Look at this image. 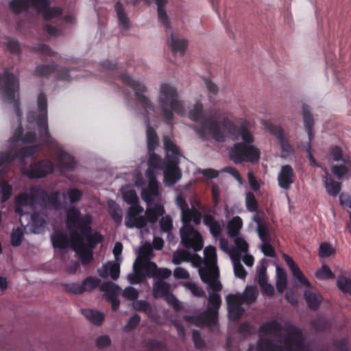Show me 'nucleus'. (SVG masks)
I'll return each mask as SVG.
<instances>
[{
    "mask_svg": "<svg viewBox=\"0 0 351 351\" xmlns=\"http://www.w3.org/2000/svg\"><path fill=\"white\" fill-rule=\"evenodd\" d=\"M163 142L166 151L165 165L162 169L164 179L167 185L173 186L182 177V173L178 166L181 153L178 147L167 136L164 137Z\"/></svg>",
    "mask_w": 351,
    "mask_h": 351,
    "instance_id": "obj_8",
    "label": "nucleus"
},
{
    "mask_svg": "<svg viewBox=\"0 0 351 351\" xmlns=\"http://www.w3.org/2000/svg\"><path fill=\"white\" fill-rule=\"evenodd\" d=\"M226 300L228 304V316L230 319L238 320L244 312L241 305L240 298L232 294H228Z\"/></svg>",
    "mask_w": 351,
    "mask_h": 351,
    "instance_id": "obj_19",
    "label": "nucleus"
},
{
    "mask_svg": "<svg viewBox=\"0 0 351 351\" xmlns=\"http://www.w3.org/2000/svg\"><path fill=\"white\" fill-rule=\"evenodd\" d=\"M128 278L131 284L140 283L145 279L142 267L138 264V260L134 261L133 264V273L129 274Z\"/></svg>",
    "mask_w": 351,
    "mask_h": 351,
    "instance_id": "obj_38",
    "label": "nucleus"
},
{
    "mask_svg": "<svg viewBox=\"0 0 351 351\" xmlns=\"http://www.w3.org/2000/svg\"><path fill=\"white\" fill-rule=\"evenodd\" d=\"M158 104L162 119L167 123H170L173 119V112L180 115L185 112L184 102L180 98L178 89L171 84H161L158 93Z\"/></svg>",
    "mask_w": 351,
    "mask_h": 351,
    "instance_id": "obj_5",
    "label": "nucleus"
},
{
    "mask_svg": "<svg viewBox=\"0 0 351 351\" xmlns=\"http://www.w3.org/2000/svg\"><path fill=\"white\" fill-rule=\"evenodd\" d=\"M295 173L293 168L289 165H283L278 176V185L280 188L287 190L294 182Z\"/></svg>",
    "mask_w": 351,
    "mask_h": 351,
    "instance_id": "obj_20",
    "label": "nucleus"
},
{
    "mask_svg": "<svg viewBox=\"0 0 351 351\" xmlns=\"http://www.w3.org/2000/svg\"><path fill=\"white\" fill-rule=\"evenodd\" d=\"M100 282V279L91 276L86 278L82 282L84 292L93 290L99 285Z\"/></svg>",
    "mask_w": 351,
    "mask_h": 351,
    "instance_id": "obj_52",
    "label": "nucleus"
},
{
    "mask_svg": "<svg viewBox=\"0 0 351 351\" xmlns=\"http://www.w3.org/2000/svg\"><path fill=\"white\" fill-rule=\"evenodd\" d=\"M315 276L319 280H327L334 278V274L330 267L327 265H323L321 269L317 271Z\"/></svg>",
    "mask_w": 351,
    "mask_h": 351,
    "instance_id": "obj_55",
    "label": "nucleus"
},
{
    "mask_svg": "<svg viewBox=\"0 0 351 351\" xmlns=\"http://www.w3.org/2000/svg\"><path fill=\"white\" fill-rule=\"evenodd\" d=\"M169 45L173 54H179L180 56H182L185 54L188 47V42L184 38H181L172 33L171 34Z\"/></svg>",
    "mask_w": 351,
    "mask_h": 351,
    "instance_id": "obj_27",
    "label": "nucleus"
},
{
    "mask_svg": "<svg viewBox=\"0 0 351 351\" xmlns=\"http://www.w3.org/2000/svg\"><path fill=\"white\" fill-rule=\"evenodd\" d=\"M204 224L209 228L210 232L217 238L220 236L222 230V225L219 221H203Z\"/></svg>",
    "mask_w": 351,
    "mask_h": 351,
    "instance_id": "obj_47",
    "label": "nucleus"
},
{
    "mask_svg": "<svg viewBox=\"0 0 351 351\" xmlns=\"http://www.w3.org/2000/svg\"><path fill=\"white\" fill-rule=\"evenodd\" d=\"M324 186L327 193L332 197H336L341 189V183L335 180L330 176L326 173Z\"/></svg>",
    "mask_w": 351,
    "mask_h": 351,
    "instance_id": "obj_30",
    "label": "nucleus"
},
{
    "mask_svg": "<svg viewBox=\"0 0 351 351\" xmlns=\"http://www.w3.org/2000/svg\"><path fill=\"white\" fill-rule=\"evenodd\" d=\"M328 153L334 161L341 162L343 160L350 159L348 157H343L342 149L337 145L330 147Z\"/></svg>",
    "mask_w": 351,
    "mask_h": 351,
    "instance_id": "obj_54",
    "label": "nucleus"
},
{
    "mask_svg": "<svg viewBox=\"0 0 351 351\" xmlns=\"http://www.w3.org/2000/svg\"><path fill=\"white\" fill-rule=\"evenodd\" d=\"M15 212L20 215L27 214L25 208H34L36 206L41 208L59 210L62 208L61 193L59 191L48 193L40 186H34L29 193H21L14 199Z\"/></svg>",
    "mask_w": 351,
    "mask_h": 351,
    "instance_id": "obj_4",
    "label": "nucleus"
},
{
    "mask_svg": "<svg viewBox=\"0 0 351 351\" xmlns=\"http://www.w3.org/2000/svg\"><path fill=\"white\" fill-rule=\"evenodd\" d=\"M153 256V252L149 246H144L141 247L139 256L136 259L138 260V264L143 267V261H149Z\"/></svg>",
    "mask_w": 351,
    "mask_h": 351,
    "instance_id": "obj_49",
    "label": "nucleus"
},
{
    "mask_svg": "<svg viewBox=\"0 0 351 351\" xmlns=\"http://www.w3.org/2000/svg\"><path fill=\"white\" fill-rule=\"evenodd\" d=\"M141 196L146 203L160 201L158 184H148L147 186L143 189Z\"/></svg>",
    "mask_w": 351,
    "mask_h": 351,
    "instance_id": "obj_25",
    "label": "nucleus"
},
{
    "mask_svg": "<svg viewBox=\"0 0 351 351\" xmlns=\"http://www.w3.org/2000/svg\"><path fill=\"white\" fill-rule=\"evenodd\" d=\"M58 65L52 62L49 64L38 65L34 71V75L37 77H47L57 70Z\"/></svg>",
    "mask_w": 351,
    "mask_h": 351,
    "instance_id": "obj_36",
    "label": "nucleus"
},
{
    "mask_svg": "<svg viewBox=\"0 0 351 351\" xmlns=\"http://www.w3.org/2000/svg\"><path fill=\"white\" fill-rule=\"evenodd\" d=\"M51 224L54 227V233L51 235V241L54 248L65 249L69 246V239L66 233L56 228L60 221H53ZM62 222V221H60Z\"/></svg>",
    "mask_w": 351,
    "mask_h": 351,
    "instance_id": "obj_22",
    "label": "nucleus"
},
{
    "mask_svg": "<svg viewBox=\"0 0 351 351\" xmlns=\"http://www.w3.org/2000/svg\"><path fill=\"white\" fill-rule=\"evenodd\" d=\"M32 5V0H12L9 3V8L16 14L27 12Z\"/></svg>",
    "mask_w": 351,
    "mask_h": 351,
    "instance_id": "obj_31",
    "label": "nucleus"
},
{
    "mask_svg": "<svg viewBox=\"0 0 351 351\" xmlns=\"http://www.w3.org/2000/svg\"><path fill=\"white\" fill-rule=\"evenodd\" d=\"M189 118L200 124V128L196 132L201 136H204L208 131L212 138L218 142H223L225 136L221 130L218 121L208 118L204 113L203 106L201 103H196L193 109L189 112Z\"/></svg>",
    "mask_w": 351,
    "mask_h": 351,
    "instance_id": "obj_9",
    "label": "nucleus"
},
{
    "mask_svg": "<svg viewBox=\"0 0 351 351\" xmlns=\"http://www.w3.org/2000/svg\"><path fill=\"white\" fill-rule=\"evenodd\" d=\"M271 241L262 242L260 248L265 256L269 257H274L276 256V252L271 244Z\"/></svg>",
    "mask_w": 351,
    "mask_h": 351,
    "instance_id": "obj_60",
    "label": "nucleus"
},
{
    "mask_svg": "<svg viewBox=\"0 0 351 351\" xmlns=\"http://www.w3.org/2000/svg\"><path fill=\"white\" fill-rule=\"evenodd\" d=\"M183 285L195 297L204 298L206 296V293L204 289L195 282L190 281L184 282Z\"/></svg>",
    "mask_w": 351,
    "mask_h": 351,
    "instance_id": "obj_45",
    "label": "nucleus"
},
{
    "mask_svg": "<svg viewBox=\"0 0 351 351\" xmlns=\"http://www.w3.org/2000/svg\"><path fill=\"white\" fill-rule=\"evenodd\" d=\"M114 10L117 12L119 25L123 29H128L130 27V20L123 4L120 1H117L115 3Z\"/></svg>",
    "mask_w": 351,
    "mask_h": 351,
    "instance_id": "obj_29",
    "label": "nucleus"
},
{
    "mask_svg": "<svg viewBox=\"0 0 351 351\" xmlns=\"http://www.w3.org/2000/svg\"><path fill=\"white\" fill-rule=\"evenodd\" d=\"M70 231L71 247L75 251L83 265L93 260V249L102 241V235L93 232L90 221H64Z\"/></svg>",
    "mask_w": 351,
    "mask_h": 351,
    "instance_id": "obj_3",
    "label": "nucleus"
},
{
    "mask_svg": "<svg viewBox=\"0 0 351 351\" xmlns=\"http://www.w3.org/2000/svg\"><path fill=\"white\" fill-rule=\"evenodd\" d=\"M149 158L148 160L149 168L154 169H163L165 165V160H162L161 157L156 154L154 151L148 152Z\"/></svg>",
    "mask_w": 351,
    "mask_h": 351,
    "instance_id": "obj_44",
    "label": "nucleus"
},
{
    "mask_svg": "<svg viewBox=\"0 0 351 351\" xmlns=\"http://www.w3.org/2000/svg\"><path fill=\"white\" fill-rule=\"evenodd\" d=\"M134 309L141 311L150 316L152 313V308L150 304L146 300H135L132 302Z\"/></svg>",
    "mask_w": 351,
    "mask_h": 351,
    "instance_id": "obj_46",
    "label": "nucleus"
},
{
    "mask_svg": "<svg viewBox=\"0 0 351 351\" xmlns=\"http://www.w3.org/2000/svg\"><path fill=\"white\" fill-rule=\"evenodd\" d=\"M339 202L348 213H350V219H351V197L349 194L342 193L339 195Z\"/></svg>",
    "mask_w": 351,
    "mask_h": 351,
    "instance_id": "obj_58",
    "label": "nucleus"
},
{
    "mask_svg": "<svg viewBox=\"0 0 351 351\" xmlns=\"http://www.w3.org/2000/svg\"><path fill=\"white\" fill-rule=\"evenodd\" d=\"M53 171V165L49 160H41L31 164L27 169H23V174L30 179L45 178Z\"/></svg>",
    "mask_w": 351,
    "mask_h": 351,
    "instance_id": "obj_14",
    "label": "nucleus"
},
{
    "mask_svg": "<svg viewBox=\"0 0 351 351\" xmlns=\"http://www.w3.org/2000/svg\"><path fill=\"white\" fill-rule=\"evenodd\" d=\"M122 295L127 300L134 302L138 298L139 293L133 287H128L123 291Z\"/></svg>",
    "mask_w": 351,
    "mask_h": 351,
    "instance_id": "obj_61",
    "label": "nucleus"
},
{
    "mask_svg": "<svg viewBox=\"0 0 351 351\" xmlns=\"http://www.w3.org/2000/svg\"><path fill=\"white\" fill-rule=\"evenodd\" d=\"M108 207L112 219H122L121 210L115 202H108Z\"/></svg>",
    "mask_w": 351,
    "mask_h": 351,
    "instance_id": "obj_56",
    "label": "nucleus"
},
{
    "mask_svg": "<svg viewBox=\"0 0 351 351\" xmlns=\"http://www.w3.org/2000/svg\"><path fill=\"white\" fill-rule=\"evenodd\" d=\"M38 151V145L25 146L17 150L10 149L0 153V167L12 162L15 159L31 157Z\"/></svg>",
    "mask_w": 351,
    "mask_h": 351,
    "instance_id": "obj_16",
    "label": "nucleus"
},
{
    "mask_svg": "<svg viewBox=\"0 0 351 351\" xmlns=\"http://www.w3.org/2000/svg\"><path fill=\"white\" fill-rule=\"evenodd\" d=\"M235 246L230 252V257L234 266V275L241 279H245L247 271L241 263V258L243 254L247 252L248 244L241 237H236L234 239Z\"/></svg>",
    "mask_w": 351,
    "mask_h": 351,
    "instance_id": "obj_12",
    "label": "nucleus"
},
{
    "mask_svg": "<svg viewBox=\"0 0 351 351\" xmlns=\"http://www.w3.org/2000/svg\"><path fill=\"white\" fill-rule=\"evenodd\" d=\"M204 258L202 260L200 256L196 255L197 261L194 263L198 267V271L202 280L207 285L208 291V306L204 313L198 316H184L187 322L195 324L210 328H214L217 323L218 311L221 304V299L219 293L222 289V285L219 281V271L217 265L216 248L209 245L204 250Z\"/></svg>",
    "mask_w": 351,
    "mask_h": 351,
    "instance_id": "obj_1",
    "label": "nucleus"
},
{
    "mask_svg": "<svg viewBox=\"0 0 351 351\" xmlns=\"http://www.w3.org/2000/svg\"><path fill=\"white\" fill-rule=\"evenodd\" d=\"M313 327L317 330H322L329 327V322L323 317H317L312 320Z\"/></svg>",
    "mask_w": 351,
    "mask_h": 351,
    "instance_id": "obj_62",
    "label": "nucleus"
},
{
    "mask_svg": "<svg viewBox=\"0 0 351 351\" xmlns=\"http://www.w3.org/2000/svg\"><path fill=\"white\" fill-rule=\"evenodd\" d=\"M0 86L3 99L8 103H13L16 114L19 117H21L19 99L15 98V93L19 90V81L17 77L8 69H5L3 74L0 73Z\"/></svg>",
    "mask_w": 351,
    "mask_h": 351,
    "instance_id": "obj_10",
    "label": "nucleus"
},
{
    "mask_svg": "<svg viewBox=\"0 0 351 351\" xmlns=\"http://www.w3.org/2000/svg\"><path fill=\"white\" fill-rule=\"evenodd\" d=\"M276 288L278 292L282 293L287 287V274L284 269L276 267Z\"/></svg>",
    "mask_w": 351,
    "mask_h": 351,
    "instance_id": "obj_43",
    "label": "nucleus"
},
{
    "mask_svg": "<svg viewBox=\"0 0 351 351\" xmlns=\"http://www.w3.org/2000/svg\"><path fill=\"white\" fill-rule=\"evenodd\" d=\"M102 69L108 73H113L114 77H118L123 84L132 88L137 102L147 112H154L155 108L150 99L144 95L147 91L146 86L138 81H136L132 77L124 73L120 74L118 72V65L117 63H112L110 60H105L101 63Z\"/></svg>",
    "mask_w": 351,
    "mask_h": 351,
    "instance_id": "obj_6",
    "label": "nucleus"
},
{
    "mask_svg": "<svg viewBox=\"0 0 351 351\" xmlns=\"http://www.w3.org/2000/svg\"><path fill=\"white\" fill-rule=\"evenodd\" d=\"M147 144L148 152L154 151L158 145V137L155 130L149 125V119L147 120Z\"/></svg>",
    "mask_w": 351,
    "mask_h": 351,
    "instance_id": "obj_33",
    "label": "nucleus"
},
{
    "mask_svg": "<svg viewBox=\"0 0 351 351\" xmlns=\"http://www.w3.org/2000/svg\"><path fill=\"white\" fill-rule=\"evenodd\" d=\"M176 204L181 210V219H202V213L193 206L190 208L182 195L176 197Z\"/></svg>",
    "mask_w": 351,
    "mask_h": 351,
    "instance_id": "obj_18",
    "label": "nucleus"
},
{
    "mask_svg": "<svg viewBox=\"0 0 351 351\" xmlns=\"http://www.w3.org/2000/svg\"><path fill=\"white\" fill-rule=\"evenodd\" d=\"M302 117L305 129L308 133V140L311 141L314 137L313 129L314 127V119L308 105H302Z\"/></svg>",
    "mask_w": 351,
    "mask_h": 351,
    "instance_id": "obj_28",
    "label": "nucleus"
},
{
    "mask_svg": "<svg viewBox=\"0 0 351 351\" xmlns=\"http://www.w3.org/2000/svg\"><path fill=\"white\" fill-rule=\"evenodd\" d=\"M147 351H165V346L162 342L154 339H150L147 342Z\"/></svg>",
    "mask_w": 351,
    "mask_h": 351,
    "instance_id": "obj_64",
    "label": "nucleus"
},
{
    "mask_svg": "<svg viewBox=\"0 0 351 351\" xmlns=\"http://www.w3.org/2000/svg\"><path fill=\"white\" fill-rule=\"evenodd\" d=\"M267 129L271 134L274 135L278 138V140L285 136L284 130L280 125L269 123L267 125Z\"/></svg>",
    "mask_w": 351,
    "mask_h": 351,
    "instance_id": "obj_63",
    "label": "nucleus"
},
{
    "mask_svg": "<svg viewBox=\"0 0 351 351\" xmlns=\"http://www.w3.org/2000/svg\"><path fill=\"white\" fill-rule=\"evenodd\" d=\"M153 292L155 298H162L170 293V285L163 280H157L153 285Z\"/></svg>",
    "mask_w": 351,
    "mask_h": 351,
    "instance_id": "obj_34",
    "label": "nucleus"
},
{
    "mask_svg": "<svg viewBox=\"0 0 351 351\" xmlns=\"http://www.w3.org/2000/svg\"><path fill=\"white\" fill-rule=\"evenodd\" d=\"M304 299L308 306L313 310L317 309L320 305L322 297L316 295L309 290H305L304 293Z\"/></svg>",
    "mask_w": 351,
    "mask_h": 351,
    "instance_id": "obj_42",
    "label": "nucleus"
},
{
    "mask_svg": "<svg viewBox=\"0 0 351 351\" xmlns=\"http://www.w3.org/2000/svg\"><path fill=\"white\" fill-rule=\"evenodd\" d=\"M23 239V229L16 228L12 230L10 236L11 245L14 247L19 246Z\"/></svg>",
    "mask_w": 351,
    "mask_h": 351,
    "instance_id": "obj_50",
    "label": "nucleus"
},
{
    "mask_svg": "<svg viewBox=\"0 0 351 351\" xmlns=\"http://www.w3.org/2000/svg\"><path fill=\"white\" fill-rule=\"evenodd\" d=\"M260 157L261 152L254 145L236 143L229 150V158L235 164L255 163L258 162Z\"/></svg>",
    "mask_w": 351,
    "mask_h": 351,
    "instance_id": "obj_11",
    "label": "nucleus"
},
{
    "mask_svg": "<svg viewBox=\"0 0 351 351\" xmlns=\"http://www.w3.org/2000/svg\"><path fill=\"white\" fill-rule=\"evenodd\" d=\"M100 290L104 292L107 299L117 297L121 289L116 284L111 282H105L100 286Z\"/></svg>",
    "mask_w": 351,
    "mask_h": 351,
    "instance_id": "obj_39",
    "label": "nucleus"
},
{
    "mask_svg": "<svg viewBox=\"0 0 351 351\" xmlns=\"http://www.w3.org/2000/svg\"><path fill=\"white\" fill-rule=\"evenodd\" d=\"M165 208L161 201L147 203L146 219H171L169 216H163Z\"/></svg>",
    "mask_w": 351,
    "mask_h": 351,
    "instance_id": "obj_21",
    "label": "nucleus"
},
{
    "mask_svg": "<svg viewBox=\"0 0 351 351\" xmlns=\"http://www.w3.org/2000/svg\"><path fill=\"white\" fill-rule=\"evenodd\" d=\"M257 222V234L262 242L271 241V228L265 223V221H256Z\"/></svg>",
    "mask_w": 351,
    "mask_h": 351,
    "instance_id": "obj_41",
    "label": "nucleus"
},
{
    "mask_svg": "<svg viewBox=\"0 0 351 351\" xmlns=\"http://www.w3.org/2000/svg\"><path fill=\"white\" fill-rule=\"evenodd\" d=\"M82 313L91 323L100 325L104 320V315L103 313L96 310L86 308L82 310Z\"/></svg>",
    "mask_w": 351,
    "mask_h": 351,
    "instance_id": "obj_35",
    "label": "nucleus"
},
{
    "mask_svg": "<svg viewBox=\"0 0 351 351\" xmlns=\"http://www.w3.org/2000/svg\"><path fill=\"white\" fill-rule=\"evenodd\" d=\"M259 336L257 345L250 346L247 351H313L302 330L289 322L265 323L259 328Z\"/></svg>",
    "mask_w": 351,
    "mask_h": 351,
    "instance_id": "obj_2",
    "label": "nucleus"
},
{
    "mask_svg": "<svg viewBox=\"0 0 351 351\" xmlns=\"http://www.w3.org/2000/svg\"><path fill=\"white\" fill-rule=\"evenodd\" d=\"M338 288L344 293L351 295V279L345 276H339L337 280Z\"/></svg>",
    "mask_w": 351,
    "mask_h": 351,
    "instance_id": "obj_48",
    "label": "nucleus"
},
{
    "mask_svg": "<svg viewBox=\"0 0 351 351\" xmlns=\"http://www.w3.org/2000/svg\"><path fill=\"white\" fill-rule=\"evenodd\" d=\"M258 295V290L255 286H247L243 291L240 300L250 304L254 302Z\"/></svg>",
    "mask_w": 351,
    "mask_h": 351,
    "instance_id": "obj_40",
    "label": "nucleus"
},
{
    "mask_svg": "<svg viewBox=\"0 0 351 351\" xmlns=\"http://www.w3.org/2000/svg\"><path fill=\"white\" fill-rule=\"evenodd\" d=\"M0 189L1 193V202H5L8 201L12 195V188L8 182L2 180L0 184Z\"/></svg>",
    "mask_w": 351,
    "mask_h": 351,
    "instance_id": "obj_53",
    "label": "nucleus"
},
{
    "mask_svg": "<svg viewBox=\"0 0 351 351\" xmlns=\"http://www.w3.org/2000/svg\"><path fill=\"white\" fill-rule=\"evenodd\" d=\"M66 219H92V218L90 215L80 218V211L77 208L72 206L67 210Z\"/></svg>",
    "mask_w": 351,
    "mask_h": 351,
    "instance_id": "obj_57",
    "label": "nucleus"
},
{
    "mask_svg": "<svg viewBox=\"0 0 351 351\" xmlns=\"http://www.w3.org/2000/svg\"><path fill=\"white\" fill-rule=\"evenodd\" d=\"M183 227L180 229L181 241L187 249H192L194 252L200 251L203 247L202 235L193 227L188 224L191 221H182Z\"/></svg>",
    "mask_w": 351,
    "mask_h": 351,
    "instance_id": "obj_13",
    "label": "nucleus"
},
{
    "mask_svg": "<svg viewBox=\"0 0 351 351\" xmlns=\"http://www.w3.org/2000/svg\"><path fill=\"white\" fill-rule=\"evenodd\" d=\"M242 227V221H228L227 225L228 234L230 237H235L238 235Z\"/></svg>",
    "mask_w": 351,
    "mask_h": 351,
    "instance_id": "obj_51",
    "label": "nucleus"
},
{
    "mask_svg": "<svg viewBox=\"0 0 351 351\" xmlns=\"http://www.w3.org/2000/svg\"><path fill=\"white\" fill-rule=\"evenodd\" d=\"M57 159L60 168L67 171H73L75 170L76 161L74 158L61 148H58Z\"/></svg>",
    "mask_w": 351,
    "mask_h": 351,
    "instance_id": "obj_23",
    "label": "nucleus"
},
{
    "mask_svg": "<svg viewBox=\"0 0 351 351\" xmlns=\"http://www.w3.org/2000/svg\"><path fill=\"white\" fill-rule=\"evenodd\" d=\"M46 221H29L27 226L29 227L31 232L38 234L43 232Z\"/></svg>",
    "mask_w": 351,
    "mask_h": 351,
    "instance_id": "obj_59",
    "label": "nucleus"
},
{
    "mask_svg": "<svg viewBox=\"0 0 351 351\" xmlns=\"http://www.w3.org/2000/svg\"><path fill=\"white\" fill-rule=\"evenodd\" d=\"M224 125L226 127L228 132L233 141H238L241 138L242 142H239V143L253 145L254 142V137L249 130L245 123L238 126L230 121H226L224 122Z\"/></svg>",
    "mask_w": 351,
    "mask_h": 351,
    "instance_id": "obj_15",
    "label": "nucleus"
},
{
    "mask_svg": "<svg viewBox=\"0 0 351 351\" xmlns=\"http://www.w3.org/2000/svg\"><path fill=\"white\" fill-rule=\"evenodd\" d=\"M351 168V160L346 159L341 161V165H335L331 167V171L339 179H342Z\"/></svg>",
    "mask_w": 351,
    "mask_h": 351,
    "instance_id": "obj_32",
    "label": "nucleus"
},
{
    "mask_svg": "<svg viewBox=\"0 0 351 351\" xmlns=\"http://www.w3.org/2000/svg\"><path fill=\"white\" fill-rule=\"evenodd\" d=\"M38 114L35 111H30L27 116L29 123H36L38 127L40 138L47 146L58 147L57 141L50 135L47 123V99L43 93H40L37 98Z\"/></svg>",
    "mask_w": 351,
    "mask_h": 351,
    "instance_id": "obj_7",
    "label": "nucleus"
},
{
    "mask_svg": "<svg viewBox=\"0 0 351 351\" xmlns=\"http://www.w3.org/2000/svg\"><path fill=\"white\" fill-rule=\"evenodd\" d=\"M98 273L103 278H106L110 276L112 280H116L119 277V265L114 262H108L98 269Z\"/></svg>",
    "mask_w": 351,
    "mask_h": 351,
    "instance_id": "obj_26",
    "label": "nucleus"
},
{
    "mask_svg": "<svg viewBox=\"0 0 351 351\" xmlns=\"http://www.w3.org/2000/svg\"><path fill=\"white\" fill-rule=\"evenodd\" d=\"M32 6L35 7L44 21H49L52 18L61 16L62 8L59 6H50L49 0H32Z\"/></svg>",
    "mask_w": 351,
    "mask_h": 351,
    "instance_id": "obj_17",
    "label": "nucleus"
},
{
    "mask_svg": "<svg viewBox=\"0 0 351 351\" xmlns=\"http://www.w3.org/2000/svg\"><path fill=\"white\" fill-rule=\"evenodd\" d=\"M284 259L291 269L294 278L299 283L308 287H311V283L308 280L303 274L300 269L295 264L293 260L288 255L284 254Z\"/></svg>",
    "mask_w": 351,
    "mask_h": 351,
    "instance_id": "obj_24",
    "label": "nucleus"
},
{
    "mask_svg": "<svg viewBox=\"0 0 351 351\" xmlns=\"http://www.w3.org/2000/svg\"><path fill=\"white\" fill-rule=\"evenodd\" d=\"M196 255H193L184 250H177L173 254L172 263L175 265H180L183 262H189L193 260Z\"/></svg>",
    "mask_w": 351,
    "mask_h": 351,
    "instance_id": "obj_37",
    "label": "nucleus"
}]
</instances>
